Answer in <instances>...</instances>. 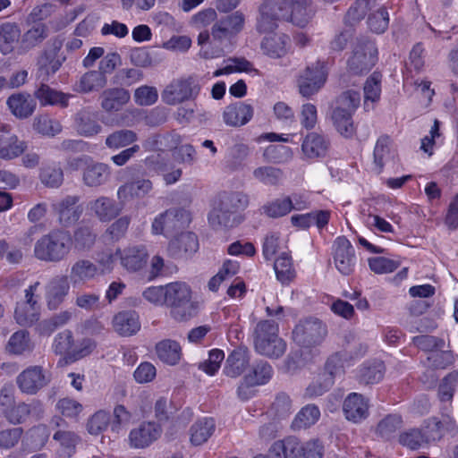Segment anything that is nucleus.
Returning <instances> with one entry per match:
<instances>
[{"label":"nucleus","instance_id":"f257e3e1","mask_svg":"<svg viewBox=\"0 0 458 458\" xmlns=\"http://www.w3.org/2000/svg\"><path fill=\"white\" fill-rule=\"evenodd\" d=\"M72 247L71 234L63 230H52L41 236L34 245V256L46 262H60L70 253Z\"/></svg>","mask_w":458,"mask_h":458},{"label":"nucleus","instance_id":"f03ea898","mask_svg":"<svg viewBox=\"0 0 458 458\" xmlns=\"http://www.w3.org/2000/svg\"><path fill=\"white\" fill-rule=\"evenodd\" d=\"M192 292L185 283L166 284V303L170 314L177 321H186L196 315L197 304L191 300Z\"/></svg>","mask_w":458,"mask_h":458},{"label":"nucleus","instance_id":"7ed1b4c3","mask_svg":"<svg viewBox=\"0 0 458 458\" xmlns=\"http://www.w3.org/2000/svg\"><path fill=\"white\" fill-rule=\"evenodd\" d=\"M201 89L199 78L189 75L173 80L162 92L163 101L170 106L195 99Z\"/></svg>","mask_w":458,"mask_h":458},{"label":"nucleus","instance_id":"20e7f679","mask_svg":"<svg viewBox=\"0 0 458 458\" xmlns=\"http://www.w3.org/2000/svg\"><path fill=\"white\" fill-rule=\"evenodd\" d=\"M377 61V48L367 38H358L352 54L347 61L348 71L355 75L369 72Z\"/></svg>","mask_w":458,"mask_h":458},{"label":"nucleus","instance_id":"39448f33","mask_svg":"<svg viewBox=\"0 0 458 458\" xmlns=\"http://www.w3.org/2000/svg\"><path fill=\"white\" fill-rule=\"evenodd\" d=\"M191 223L190 213L182 208H172L157 216L151 225L155 235L170 237Z\"/></svg>","mask_w":458,"mask_h":458},{"label":"nucleus","instance_id":"423d86ee","mask_svg":"<svg viewBox=\"0 0 458 458\" xmlns=\"http://www.w3.org/2000/svg\"><path fill=\"white\" fill-rule=\"evenodd\" d=\"M327 334V327L320 320L310 318L300 321L292 335L296 344L310 349L320 345Z\"/></svg>","mask_w":458,"mask_h":458},{"label":"nucleus","instance_id":"0eeeda50","mask_svg":"<svg viewBox=\"0 0 458 458\" xmlns=\"http://www.w3.org/2000/svg\"><path fill=\"white\" fill-rule=\"evenodd\" d=\"M327 80L326 64L317 61L309 64L299 75L297 85L300 94L310 98L317 94L325 85Z\"/></svg>","mask_w":458,"mask_h":458},{"label":"nucleus","instance_id":"6e6552de","mask_svg":"<svg viewBox=\"0 0 458 458\" xmlns=\"http://www.w3.org/2000/svg\"><path fill=\"white\" fill-rule=\"evenodd\" d=\"M39 285L38 281L30 285L25 290V301L18 303L15 308L14 318L21 326H32L39 318L38 301L40 296L38 294Z\"/></svg>","mask_w":458,"mask_h":458},{"label":"nucleus","instance_id":"1a4fd4ad","mask_svg":"<svg viewBox=\"0 0 458 458\" xmlns=\"http://www.w3.org/2000/svg\"><path fill=\"white\" fill-rule=\"evenodd\" d=\"M50 382L49 373L38 365L30 366L16 377L19 390L25 394H37Z\"/></svg>","mask_w":458,"mask_h":458},{"label":"nucleus","instance_id":"9d476101","mask_svg":"<svg viewBox=\"0 0 458 458\" xmlns=\"http://www.w3.org/2000/svg\"><path fill=\"white\" fill-rule=\"evenodd\" d=\"M334 263L336 269L344 276L354 271L356 265L355 250L350 241L344 236L337 237L333 245Z\"/></svg>","mask_w":458,"mask_h":458},{"label":"nucleus","instance_id":"9b49d317","mask_svg":"<svg viewBox=\"0 0 458 458\" xmlns=\"http://www.w3.org/2000/svg\"><path fill=\"white\" fill-rule=\"evenodd\" d=\"M62 47L63 41L57 38L47 43L38 59V70L42 73L50 75L60 69L65 60V57L60 55Z\"/></svg>","mask_w":458,"mask_h":458},{"label":"nucleus","instance_id":"f8f14e48","mask_svg":"<svg viewBox=\"0 0 458 458\" xmlns=\"http://www.w3.org/2000/svg\"><path fill=\"white\" fill-rule=\"evenodd\" d=\"M70 292L67 276H53L45 285V300L48 310H57L65 301Z\"/></svg>","mask_w":458,"mask_h":458},{"label":"nucleus","instance_id":"ddd939ff","mask_svg":"<svg viewBox=\"0 0 458 458\" xmlns=\"http://www.w3.org/2000/svg\"><path fill=\"white\" fill-rule=\"evenodd\" d=\"M79 197L66 196L53 204V209L58 216L59 223L68 227L74 225L81 217L83 208L78 205Z\"/></svg>","mask_w":458,"mask_h":458},{"label":"nucleus","instance_id":"4468645a","mask_svg":"<svg viewBox=\"0 0 458 458\" xmlns=\"http://www.w3.org/2000/svg\"><path fill=\"white\" fill-rule=\"evenodd\" d=\"M152 182L148 179L139 178L122 184L117 190V199L121 206L133 199H141L152 190Z\"/></svg>","mask_w":458,"mask_h":458},{"label":"nucleus","instance_id":"2eb2a0df","mask_svg":"<svg viewBox=\"0 0 458 458\" xmlns=\"http://www.w3.org/2000/svg\"><path fill=\"white\" fill-rule=\"evenodd\" d=\"M343 411L347 420L359 423L369 416L368 400L360 394L351 393L344 401Z\"/></svg>","mask_w":458,"mask_h":458},{"label":"nucleus","instance_id":"dca6fc26","mask_svg":"<svg viewBox=\"0 0 458 458\" xmlns=\"http://www.w3.org/2000/svg\"><path fill=\"white\" fill-rule=\"evenodd\" d=\"M131 94L123 88H109L99 96L100 106L107 114L119 112L130 101Z\"/></svg>","mask_w":458,"mask_h":458},{"label":"nucleus","instance_id":"f3484780","mask_svg":"<svg viewBox=\"0 0 458 458\" xmlns=\"http://www.w3.org/2000/svg\"><path fill=\"white\" fill-rule=\"evenodd\" d=\"M199 249L197 235L191 232L181 233L168 244V252L174 258H188Z\"/></svg>","mask_w":458,"mask_h":458},{"label":"nucleus","instance_id":"a211bd4d","mask_svg":"<svg viewBox=\"0 0 458 458\" xmlns=\"http://www.w3.org/2000/svg\"><path fill=\"white\" fill-rule=\"evenodd\" d=\"M74 129L82 137L91 138L99 134L103 127L98 122V114L90 109L78 112L74 117Z\"/></svg>","mask_w":458,"mask_h":458},{"label":"nucleus","instance_id":"6ab92c4d","mask_svg":"<svg viewBox=\"0 0 458 458\" xmlns=\"http://www.w3.org/2000/svg\"><path fill=\"white\" fill-rule=\"evenodd\" d=\"M253 107L245 102H235L224 109L223 121L232 127H241L249 123L253 116Z\"/></svg>","mask_w":458,"mask_h":458},{"label":"nucleus","instance_id":"aec40b11","mask_svg":"<svg viewBox=\"0 0 458 458\" xmlns=\"http://www.w3.org/2000/svg\"><path fill=\"white\" fill-rule=\"evenodd\" d=\"M43 413L42 403L33 399L30 403H19L13 404L4 416L13 424H21L26 421L30 416L39 417Z\"/></svg>","mask_w":458,"mask_h":458},{"label":"nucleus","instance_id":"412c9836","mask_svg":"<svg viewBox=\"0 0 458 458\" xmlns=\"http://www.w3.org/2000/svg\"><path fill=\"white\" fill-rule=\"evenodd\" d=\"M116 254H119L122 266L133 272L140 270L148 259V252L144 246L128 247L123 251L117 249Z\"/></svg>","mask_w":458,"mask_h":458},{"label":"nucleus","instance_id":"4be33fe9","mask_svg":"<svg viewBox=\"0 0 458 458\" xmlns=\"http://www.w3.org/2000/svg\"><path fill=\"white\" fill-rule=\"evenodd\" d=\"M330 142L324 135L310 132L306 135L301 144V151L305 157L315 159L324 157L329 148Z\"/></svg>","mask_w":458,"mask_h":458},{"label":"nucleus","instance_id":"5701e85b","mask_svg":"<svg viewBox=\"0 0 458 458\" xmlns=\"http://www.w3.org/2000/svg\"><path fill=\"white\" fill-rule=\"evenodd\" d=\"M161 434V428L154 422L142 423L138 428L132 429L129 438L131 445L136 448L148 446Z\"/></svg>","mask_w":458,"mask_h":458},{"label":"nucleus","instance_id":"b1692460","mask_svg":"<svg viewBox=\"0 0 458 458\" xmlns=\"http://www.w3.org/2000/svg\"><path fill=\"white\" fill-rule=\"evenodd\" d=\"M302 444L294 437L275 442L269 449L270 458H302Z\"/></svg>","mask_w":458,"mask_h":458},{"label":"nucleus","instance_id":"393cba45","mask_svg":"<svg viewBox=\"0 0 458 458\" xmlns=\"http://www.w3.org/2000/svg\"><path fill=\"white\" fill-rule=\"evenodd\" d=\"M6 104L11 113L20 119L30 116L36 108L35 99L30 94L22 92L11 95Z\"/></svg>","mask_w":458,"mask_h":458},{"label":"nucleus","instance_id":"a878e982","mask_svg":"<svg viewBox=\"0 0 458 458\" xmlns=\"http://www.w3.org/2000/svg\"><path fill=\"white\" fill-rule=\"evenodd\" d=\"M155 352L160 361L169 366L177 365L182 357L180 344L173 339L157 342L155 345Z\"/></svg>","mask_w":458,"mask_h":458},{"label":"nucleus","instance_id":"bb28decb","mask_svg":"<svg viewBox=\"0 0 458 458\" xmlns=\"http://www.w3.org/2000/svg\"><path fill=\"white\" fill-rule=\"evenodd\" d=\"M89 207L98 220L109 222L122 212L123 206L119 207L114 199L101 196L89 202Z\"/></svg>","mask_w":458,"mask_h":458},{"label":"nucleus","instance_id":"cd10ccee","mask_svg":"<svg viewBox=\"0 0 458 458\" xmlns=\"http://www.w3.org/2000/svg\"><path fill=\"white\" fill-rule=\"evenodd\" d=\"M289 40V37L285 34H270L262 39L260 47L264 55L271 58H280L286 55Z\"/></svg>","mask_w":458,"mask_h":458},{"label":"nucleus","instance_id":"c85d7f7f","mask_svg":"<svg viewBox=\"0 0 458 458\" xmlns=\"http://www.w3.org/2000/svg\"><path fill=\"white\" fill-rule=\"evenodd\" d=\"M216 430V422L213 418H202L196 420L189 429L190 443L199 446L208 442Z\"/></svg>","mask_w":458,"mask_h":458},{"label":"nucleus","instance_id":"c756f323","mask_svg":"<svg viewBox=\"0 0 458 458\" xmlns=\"http://www.w3.org/2000/svg\"><path fill=\"white\" fill-rule=\"evenodd\" d=\"M110 173L106 164L91 160L83 170L82 180L89 187H98L107 182Z\"/></svg>","mask_w":458,"mask_h":458},{"label":"nucleus","instance_id":"7c9ffc66","mask_svg":"<svg viewBox=\"0 0 458 458\" xmlns=\"http://www.w3.org/2000/svg\"><path fill=\"white\" fill-rule=\"evenodd\" d=\"M107 80L106 75L99 71H89L81 76L74 84V90L79 93L88 94L96 92L106 87Z\"/></svg>","mask_w":458,"mask_h":458},{"label":"nucleus","instance_id":"2f4dec72","mask_svg":"<svg viewBox=\"0 0 458 458\" xmlns=\"http://www.w3.org/2000/svg\"><path fill=\"white\" fill-rule=\"evenodd\" d=\"M114 330L121 335L130 336L136 334L140 328L139 316L135 311H122L113 319Z\"/></svg>","mask_w":458,"mask_h":458},{"label":"nucleus","instance_id":"473e14b6","mask_svg":"<svg viewBox=\"0 0 458 458\" xmlns=\"http://www.w3.org/2000/svg\"><path fill=\"white\" fill-rule=\"evenodd\" d=\"M249 363L250 354L247 349L238 348L229 354L224 372L230 377H237L245 371Z\"/></svg>","mask_w":458,"mask_h":458},{"label":"nucleus","instance_id":"72a5a7b5","mask_svg":"<svg viewBox=\"0 0 458 458\" xmlns=\"http://www.w3.org/2000/svg\"><path fill=\"white\" fill-rule=\"evenodd\" d=\"M98 275V268L96 264L89 259H79L71 267L70 278L72 284H85Z\"/></svg>","mask_w":458,"mask_h":458},{"label":"nucleus","instance_id":"f704fd0d","mask_svg":"<svg viewBox=\"0 0 458 458\" xmlns=\"http://www.w3.org/2000/svg\"><path fill=\"white\" fill-rule=\"evenodd\" d=\"M21 30L16 22L5 21L0 25V51L3 55H9L19 42Z\"/></svg>","mask_w":458,"mask_h":458},{"label":"nucleus","instance_id":"c9c22d12","mask_svg":"<svg viewBox=\"0 0 458 458\" xmlns=\"http://www.w3.org/2000/svg\"><path fill=\"white\" fill-rule=\"evenodd\" d=\"M254 345L259 354L276 359L281 357L286 350L285 342L279 336L265 339L260 335L259 340H255Z\"/></svg>","mask_w":458,"mask_h":458},{"label":"nucleus","instance_id":"e433bc0d","mask_svg":"<svg viewBox=\"0 0 458 458\" xmlns=\"http://www.w3.org/2000/svg\"><path fill=\"white\" fill-rule=\"evenodd\" d=\"M250 203L249 196L242 191L224 192L217 205L227 211H231L234 216H240L239 212L244 210Z\"/></svg>","mask_w":458,"mask_h":458},{"label":"nucleus","instance_id":"4c0bfd02","mask_svg":"<svg viewBox=\"0 0 458 458\" xmlns=\"http://www.w3.org/2000/svg\"><path fill=\"white\" fill-rule=\"evenodd\" d=\"M48 36L47 27L43 23L34 24L22 36L20 41L19 50L25 53L40 44Z\"/></svg>","mask_w":458,"mask_h":458},{"label":"nucleus","instance_id":"58836bf2","mask_svg":"<svg viewBox=\"0 0 458 458\" xmlns=\"http://www.w3.org/2000/svg\"><path fill=\"white\" fill-rule=\"evenodd\" d=\"M27 148L26 142L20 140L14 134L1 135L0 158L13 159L21 155Z\"/></svg>","mask_w":458,"mask_h":458},{"label":"nucleus","instance_id":"ea45409f","mask_svg":"<svg viewBox=\"0 0 458 458\" xmlns=\"http://www.w3.org/2000/svg\"><path fill=\"white\" fill-rule=\"evenodd\" d=\"M241 220V216H234L219 205H216L208 215V222L215 229L233 227L239 225Z\"/></svg>","mask_w":458,"mask_h":458},{"label":"nucleus","instance_id":"a19ab883","mask_svg":"<svg viewBox=\"0 0 458 458\" xmlns=\"http://www.w3.org/2000/svg\"><path fill=\"white\" fill-rule=\"evenodd\" d=\"M138 140L137 133L129 129L115 130L105 140V146L111 150L126 148Z\"/></svg>","mask_w":458,"mask_h":458},{"label":"nucleus","instance_id":"79ce46f5","mask_svg":"<svg viewBox=\"0 0 458 458\" xmlns=\"http://www.w3.org/2000/svg\"><path fill=\"white\" fill-rule=\"evenodd\" d=\"M253 178L266 186H278L284 179L282 169L271 165H262L252 172Z\"/></svg>","mask_w":458,"mask_h":458},{"label":"nucleus","instance_id":"37998d69","mask_svg":"<svg viewBox=\"0 0 458 458\" xmlns=\"http://www.w3.org/2000/svg\"><path fill=\"white\" fill-rule=\"evenodd\" d=\"M287 7L291 9V21L299 27L306 26L314 15L310 0L291 4Z\"/></svg>","mask_w":458,"mask_h":458},{"label":"nucleus","instance_id":"c03bdc74","mask_svg":"<svg viewBox=\"0 0 458 458\" xmlns=\"http://www.w3.org/2000/svg\"><path fill=\"white\" fill-rule=\"evenodd\" d=\"M38 177L41 183L47 188L57 189L64 182L63 169L55 163L41 166Z\"/></svg>","mask_w":458,"mask_h":458},{"label":"nucleus","instance_id":"a18cd8bd","mask_svg":"<svg viewBox=\"0 0 458 458\" xmlns=\"http://www.w3.org/2000/svg\"><path fill=\"white\" fill-rule=\"evenodd\" d=\"M385 365L380 360L366 362L360 369L359 380L362 384L378 383L384 377Z\"/></svg>","mask_w":458,"mask_h":458},{"label":"nucleus","instance_id":"49530a36","mask_svg":"<svg viewBox=\"0 0 458 458\" xmlns=\"http://www.w3.org/2000/svg\"><path fill=\"white\" fill-rule=\"evenodd\" d=\"M320 417V411L315 404H307L302 407L293 420L294 429L307 428L314 425Z\"/></svg>","mask_w":458,"mask_h":458},{"label":"nucleus","instance_id":"de8ad7c7","mask_svg":"<svg viewBox=\"0 0 458 458\" xmlns=\"http://www.w3.org/2000/svg\"><path fill=\"white\" fill-rule=\"evenodd\" d=\"M35 97L42 106L57 105L65 107L68 106V96L42 84L36 91Z\"/></svg>","mask_w":458,"mask_h":458},{"label":"nucleus","instance_id":"09e8293b","mask_svg":"<svg viewBox=\"0 0 458 458\" xmlns=\"http://www.w3.org/2000/svg\"><path fill=\"white\" fill-rule=\"evenodd\" d=\"M274 374L272 366L265 360L255 362L250 371L246 375V379L252 384L262 386L269 382Z\"/></svg>","mask_w":458,"mask_h":458},{"label":"nucleus","instance_id":"8fccbe9b","mask_svg":"<svg viewBox=\"0 0 458 458\" xmlns=\"http://www.w3.org/2000/svg\"><path fill=\"white\" fill-rule=\"evenodd\" d=\"M334 385L331 372H322L307 386L305 396L313 399L321 396Z\"/></svg>","mask_w":458,"mask_h":458},{"label":"nucleus","instance_id":"3c124183","mask_svg":"<svg viewBox=\"0 0 458 458\" xmlns=\"http://www.w3.org/2000/svg\"><path fill=\"white\" fill-rule=\"evenodd\" d=\"M353 113L345 111L342 107H335L333 111L332 119L338 132L343 136L349 138L354 133L352 122Z\"/></svg>","mask_w":458,"mask_h":458},{"label":"nucleus","instance_id":"603ef678","mask_svg":"<svg viewBox=\"0 0 458 458\" xmlns=\"http://www.w3.org/2000/svg\"><path fill=\"white\" fill-rule=\"evenodd\" d=\"M274 269L277 280L282 284H289L295 277V271L293 267L291 257L284 252L282 253L274 263Z\"/></svg>","mask_w":458,"mask_h":458},{"label":"nucleus","instance_id":"864d4df0","mask_svg":"<svg viewBox=\"0 0 458 458\" xmlns=\"http://www.w3.org/2000/svg\"><path fill=\"white\" fill-rule=\"evenodd\" d=\"M377 5V0H356L349 8L346 19L351 23L358 22L373 11Z\"/></svg>","mask_w":458,"mask_h":458},{"label":"nucleus","instance_id":"5fc2aeb1","mask_svg":"<svg viewBox=\"0 0 458 458\" xmlns=\"http://www.w3.org/2000/svg\"><path fill=\"white\" fill-rule=\"evenodd\" d=\"M293 411V402L290 396L282 392L276 394L271 404L269 413L276 419L282 420L289 417Z\"/></svg>","mask_w":458,"mask_h":458},{"label":"nucleus","instance_id":"6e6d98bb","mask_svg":"<svg viewBox=\"0 0 458 458\" xmlns=\"http://www.w3.org/2000/svg\"><path fill=\"white\" fill-rule=\"evenodd\" d=\"M381 79L379 72H373L364 84V106L369 107L368 102L375 103L379 100L381 94Z\"/></svg>","mask_w":458,"mask_h":458},{"label":"nucleus","instance_id":"4d7b16f0","mask_svg":"<svg viewBox=\"0 0 458 458\" xmlns=\"http://www.w3.org/2000/svg\"><path fill=\"white\" fill-rule=\"evenodd\" d=\"M72 317V312L71 310H63L41 321L38 326L40 334L50 335L58 327L66 325L71 320Z\"/></svg>","mask_w":458,"mask_h":458},{"label":"nucleus","instance_id":"13d9d810","mask_svg":"<svg viewBox=\"0 0 458 458\" xmlns=\"http://www.w3.org/2000/svg\"><path fill=\"white\" fill-rule=\"evenodd\" d=\"M250 152L249 147L243 143H237L228 148L227 165L232 170H239L243 166V161Z\"/></svg>","mask_w":458,"mask_h":458},{"label":"nucleus","instance_id":"bf43d9fd","mask_svg":"<svg viewBox=\"0 0 458 458\" xmlns=\"http://www.w3.org/2000/svg\"><path fill=\"white\" fill-rule=\"evenodd\" d=\"M423 431L419 428H411L402 432L399 435L398 442L403 445L411 450H417L420 448L427 438H425Z\"/></svg>","mask_w":458,"mask_h":458},{"label":"nucleus","instance_id":"052dcab7","mask_svg":"<svg viewBox=\"0 0 458 458\" xmlns=\"http://www.w3.org/2000/svg\"><path fill=\"white\" fill-rule=\"evenodd\" d=\"M391 139L387 135H381L377 142L374 148V164L377 168V173H380L385 161L390 155Z\"/></svg>","mask_w":458,"mask_h":458},{"label":"nucleus","instance_id":"680f3d73","mask_svg":"<svg viewBox=\"0 0 458 458\" xmlns=\"http://www.w3.org/2000/svg\"><path fill=\"white\" fill-rule=\"evenodd\" d=\"M33 125L38 133L46 136L54 137L62 131V125L59 121L47 115H40L35 118Z\"/></svg>","mask_w":458,"mask_h":458},{"label":"nucleus","instance_id":"e2e57ef3","mask_svg":"<svg viewBox=\"0 0 458 458\" xmlns=\"http://www.w3.org/2000/svg\"><path fill=\"white\" fill-rule=\"evenodd\" d=\"M264 213L269 217H279L285 216L293 209L292 198L285 197L282 199H275L262 207Z\"/></svg>","mask_w":458,"mask_h":458},{"label":"nucleus","instance_id":"0e129e2a","mask_svg":"<svg viewBox=\"0 0 458 458\" xmlns=\"http://www.w3.org/2000/svg\"><path fill=\"white\" fill-rule=\"evenodd\" d=\"M263 157L268 162L280 164L292 159L293 152L289 147L284 145H270L265 148Z\"/></svg>","mask_w":458,"mask_h":458},{"label":"nucleus","instance_id":"69168bd1","mask_svg":"<svg viewBox=\"0 0 458 458\" xmlns=\"http://www.w3.org/2000/svg\"><path fill=\"white\" fill-rule=\"evenodd\" d=\"M389 16L385 7H379L375 12L369 13L368 25L371 31L381 34L388 28Z\"/></svg>","mask_w":458,"mask_h":458},{"label":"nucleus","instance_id":"338daca9","mask_svg":"<svg viewBox=\"0 0 458 458\" xmlns=\"http://www.w3.org/2000/svg\"><path fill=\"white\" fill-rule=\"evenodd\" d=\"M403 425L400 415L390 414L381 420L377 424V431L384 438H390Z\"/></svg>","mask_w":458,"mask_h":458},{"label":"nucleus","instance_id":"774afa93","mask_svg":"<svg viewBox=\"0 0 458 458\" xmlns=\"http://www.w3.org/2000/svg\"><path fill=\"white\" fill-rule=\"evenodd\" d=\"M29 333L19 330L11 335L5 349L9 353L21 354L29 348Z\"/></svg>","mask_w":458,"mask_h":458}]
</instances>
